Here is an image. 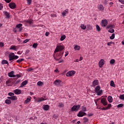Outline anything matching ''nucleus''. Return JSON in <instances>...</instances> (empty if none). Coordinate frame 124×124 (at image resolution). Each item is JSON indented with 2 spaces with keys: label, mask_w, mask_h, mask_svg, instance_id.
<instances>
[{
  "label": "nucleus",
  "mask_w": 124,
  "mask_h": 124,
  "mask_svg": "<svg viewBox=\"0 0 124 124\" xmlns=\"http://www.w3.org/2000/svg\"><path fill=\"white\" fill-rule=\"evenodd\" d=\"M120 2H121V3L124 4V0H119Z\"/></svg>",
  "instance_id": "0e129e2a"
},
{
  "label": "nucleus",
  "mask_w": 124,
  "mask_h": 124,
  "mask_svg": "<svg viewBox=\"0 0 124 124\" xmlns=\"http://www.w3.org/2000/svg\"><path fill=\"white\" fill-rule=\"evenodd\" d=\"M37 86H42V85H43V82H42V81H38L37 83Z\"/></svg>",
  "instance_id": "4c0bfd02"
},
{
  "label": "nucleus",
  "mask_w": 124,
  "mask_h": 124,
  "mask_svg": "<svg viewBox=\"0 0 124 124\" xmlns=\"http://www.w3.org/2000/svg\"><path fill=\"white\" fill-rule=\"evenodd\" d=\"M8 99H11V100H17L18 98L16 96H12L10 97H7Z\"/></svg>",
  "instance_id": "a211bd4d"
},
{
  "label": "nucleus",
  "mask_w": 124,
  "mask_h": 124,
  "mask_svg": "<svg viewBox=\"0 0 124 124\" xmlns=\"http://www.w3.org/2000/svg\"><path fill=\"white\" fill-rule=\"evenodd\" d=\"M65 38V35H63L61 36V37L60 38L61 41H63Z\"/></svg>",
  "instance_id": "c9c22d12"
},
{
  "label": "nucleus",
  "mask_w": 124,
  "mask_h": 124,
  "mask_svg": "<svg viewBox=\"0 0 124 124\" xmlns=\"http://www.w3.org/2000/svg\"><path fill=\"white\" fill-rule=\"evenodd\" d=\"M49 108H50V106H49V105H44L43 106V109H44L45 111H48V110H49Z\"/></svg>",
  "instance_id": "6ab92c4d"
},
{
  "label": "nucleus",
  "mask_w": 124,
  "mask_h": 124,
  "mask_svg": "<svg viewBox=\"0 0 124 124\" xmlns=\"http://www.w3.org/2000/svg\"><path fill=\"white\" fill-rule=\"evenodd\" d=\"M83 123L84 124H86V123H88V122H89V119H88L86 117H84L83 119Z\"/></svg>",
  "instance_id": "72a5a7b5"
},
{
  "label": "nucleus",
  "mask_w": 124,
  "mask_h": 124,
  "mask_svg": "<svg viewBox=\"0 0 124 124\" xmlns=\"http://www.w3.org/2000/svg\"><path fill=\"white\" fill-rule=\"evenodd\" d=\"M108 46H111V45H112V44H115L114 42H108L107 43Z\"/></svg>",
  "instance_id": "8fccbe9b"
},
{
  "label": "nucleus",
  "mask_w": 124,
  "mask_h": 124,
  "mask_svg": "<svg viewBox=\"0 0 124 124\" xmlns=\"http://www.w3.org/2000/svg\"><path fill=\"white\" fill-rule=\"evenodd\" d=\"M120 99H122V100H124V94L120 95L119 96Z\"/></svg>",
  "instance_id": "c03bdc74"
},
{
  "label": "nucleus",
  "mask_w": 124,
  "mask_h": 124,
  "mask_svg": "<svg viewBox=\"0 0 124 124\" xmlns=\"http://www.w3.org/2000/svg\"><path fill=\"white\" fill-rule=\"evenodd\" d=\"M110 39L113 40L115 38V33H112L111 36L109 37Z\"/></svg>",
  "instance_id": "37998d69"
},
{
  "label": "nucleus",
  "mask_w": 124,
  "mask_h": 124,
  "mask_svg": "<svg viewBox=\"0 0 124 124\" xmlns=\"http://www.w3.org/2000/svg\"><path fill=\"white\" fill-rule=\"evenodd\" d=\"M17 54H18V55H21L22 54V52H21V51H18V52H17Z\"/></svg>",
  "instance_id": "774afa93"
},
{
  "label": "nucleus",
  "mask_w": 124,
  "mask_h": 124,
  "mask_svg": "<svg viewBox=\"0 0 124 124\" xmlns=\"http://www.w3.org/2000/svg\"><path fill=\"white\" fill-rule=\"evenodd\" d=\"M68 13V9H66L64 11H63L62 13V17H64L66 14Z\"/></svg>",
  "instance_id": "412c9836"
},
{
  "label": "nucleus",
  "mask_w": 124,
  "mask_h": 124,
  "mask_svg": "<svg viewBox=\"0 0 124 124\" xmlns=\"http://www.w3.org/2000/svg\"><path fill=\"white\" fill-rule=\"evenodd\" d=\"M49 32H46V36H48V35H49Z\"/></svg>",
  "instance_id": "338daca9"
},
{
  "label": "nucleus",
  "mask_w": 124,
  "mask_h": 124,
  "mask_svg": "<svg viewBox=\"0 0 124 124\" xmlns=\"http://www.w3.org/2000/svg\"><path fill=\"white\" fill-rule=\"evenodd\" d=\"M105 63V61H104V60L101 59L98 62V66L100 68H101L103 67V65H104Z\"/></svg>",
  "instance_id": "9d476101"
},
{
  "label": "nucleus",
  "mask_w": 124,
  "mask_h": 124,
  "mask_svg": "<svg viewBox=\"0 0 124 124\" xmlns=\"http://www.w3.org/2000/svg\"><path fill=\"white\" fill-rule=\"evenodd\" d=\"M96 27V29L97 31H100V27H99V26H98V25H95Z\"/></svg>",
  "instance_id": "e433bc0d"
},
{
  "label": "nucleus",
  "mask_w": 124,
  "mask_h": 124,
  "mask_svg": "<svg viewBox=\"0 0 124 124\" xmlns=\"http://www.w3.org/2000/svg\"><path fill=\"white\" fill-rule=\"evenodd\" d=\"M115 62H116V61L115 60V59H111L110 61H109V63L110 64H114V63H115Z\"/></svg>",
  "instance_id": "f704fd0d"
},
{
  "label": "nucleus",
  "mask_w": 124,
  "mask_h": 124,
  "mask_svg": "<svg viewBox=\"0 0 124 124\" xmlns=\"http://www.w3.org/2000/svg\"><path fill=\"white\" fill-rule=\"evenodd\" d=\"M98 9L100 11H103L104 10V7L102 5H99L98 6Z\"/></svg>",
  "instance_id": "5701e85b"
},
{
  "label": "nucleus",
  "mask_w": 124,
  "mask_h": 124,
  "mask_svg": "<svg viewBox=\"0 0 124 124\" xmlns=\"http://www.w3.org/2000/svg\"><path fill=\"white\" fill-rule=\"evenodd\" d=\"M108 24V21L107 20H102L101 21V26L102 27H106Z\"/></svg>",
  "instance_id": "f8f14e48"
},
{
  "label": "nucleus",
  "mask_w": 124,
  "mask_h": 124,
  "mask_svg": "<svg viewBox=\"0 0 124 124\" xmlns=\"http://www.w3.org/2000/svg\"><path fill=\"white\" fill-rule=\"evenodd\" d=\"M12 0H5V1H6V2H7V3H9V2H10V1H11Z\"/></svg>",
  "instance_id": "e2e57ef3"
},
{
  "label": "nucleus",
  "mask_w": 124,
  "mask_h": 124,
  "mask_svg": "<svg viewBox=\"0 0 124 124\" xmlns=\"http://www.w3.org/2000/svg\"><path fill=\"white\" fill-rule=\"evenodd\" d=\"M29 41H30L29 39H26L23 41V43L25 44V43H27V42H29Z\"/></svg>",
  "instance_id": "5fc2aeb1"
},
{
  "label": "nucleus",
  "mask_w": 124,
  "mask_h": 124,
  "mask_svg": "<svg viewBox=\"0 0 124 124\" xmlns=\"http://www.w3.org/2000/svg\"><path fill=\"white\" fill-rule=\"evenodd\" d=\"M19 58V56L15 55V54L13 52H11L9 55V60L10 61H13V60H17Z\"/></svg>",
  "instance_id": "f03ea898"
},
{
  "label": "nucleus",
  "mask_w": 124,
  "mask_h": 124,
  "mask_svg": "<svg viewBox=\"0 0 124 124\" xmlns=\"http://www.w3.org/2000/svg\"><path fill=\"white\" fill-rule=\"evenodd\" d=\"M8 76L9 77H11V78H13L14 77H16V76L15 75H14V71H12L11 72H10L8 74Z\"/></svg>",
  "instance_id": "2eb2a0df"
},
{
  "label": "nucleus",
  "mask_w": 124,
  "mask_h": 124,
  "mask_svg": "<svg viewBox=\"0 0 124 124\" xmlns=\"http://www.w3.org/2000/svg\"><path fill=\"white\" fill-rule=\"evenodd\" d=\"M110 86L113 87V88H116V85L115 84V82H114V81L113 80L110 81Z\"/></svg>",
  "instance_id": "bb28decb"
},
{
  "label": "nucleus",
  "mask_w": 124,
  "mask_h": 124,
  "mask_svg": "<svg viewBox=\"0 0 124 124\" xmlns=\"http://www.w3.org/2000/svg\"><path fill=\"white\" fill-rule=\"evenodd\" d=\"M9 6L11 9H14V8H16V4L15 3H11L9 4Z\"/></svg>",
  "instance_id": "dca6fc26"
},
{
  "label": "nucleus",
  "mask_w": 124,
  "mask_h": 124,
  "mask_svg": "<svg viewBox=\"0 0 124 124\" xmlns=\"http://www.w3.org/2000/svg\"><path fill=\"white\" fill-rule=\"evenodd\" d=\"M81 111L84 112H87V108L84 106H82L81 107Z\"/></svg>",
  "instance_id": "7c9ffc66"
},
{
  "label": "nucleus",
  "mask_w": 124,
  "mask_h": 124,
  "mask_svg": "<svg viewBox=\"0 0 124 124\" xmlns=\"http://www.w3.org/2000/svg\"><path fill=\"white\" fill-rule=\"evenodd\" d=\"M8 95H9L10 96H14V94L13 93H9Z\"/></svg>",
  "instance_id": "603ef678"
},
{
  "label": "nucleus",
  "mask_w": 124,
  "mask_h": 124,
  "mask_svg": "<svg viewBox=\"0 0 124 124\" xmlns=\"http://www.w3.org/2000/svg\"><path fill=\"white\" fill-rule=\"evenodd\" d=\"M123 106H124V104H120L117 105V108H122V107H123Z\"/></svg>",
  "instance_id": "09e8293b"
},
{
  "label": "nucleus",
  "mask_w": 124,
  "mask_h": 124,
  "mask_svg": "<svg viewBox=\"0 0 124 124\" xmlns=\"http://www.w3.org/2000/svg\"><path fill=\"white\" fill-rule=\"evenodd\" d=\"M31 97L30 96H28L27 97V99L25 101L24 103H25L26 104L29 103V102L31 101Z\"/></svg>",
  "instance_id": "aec40b11"
},
{
  "label": "nucleus",
  "mask_w": 124,
  "mask_h": 124,
  "mask_svg": "<svg viewBox=\"0 0 124 124\" xmlns=\"http://www.w3.org/2000/svg\"><path fill=\"white\" fill-rule=\"evenodd\" d=\"M23 23H27L28 24H30L31 25V24H32V21H31V19H29L27 20H24Z\"/></svg>",
  "instance_id": "c85d7f7f"
},
{
  "label": "nucleus",
  "mask_w": 124,
  "mask_h": 124,
  "mask_svg": "<svg viewBox=\"0 0 124 124\" xmlns=\"http://www.w3.org/2000/svg\"><path fill=\"white\" fill-rule=\"evenodd\" d=\"M37 43H34L33 45H32V47L33 48H37Z\"/></svg>",
  "instance_id": "de8ad7c7"
},
{
  "label": "nucleus",
  "mask_w": 124,
  "mask_h": 124,
  "mask_svg": "<svg viewBox=\"0 0 124 124\" xmlns=\"http://www.w3.org/2000/svg\"><path fill=\"white\" fill-rule=\"evenodd\" d=\"M27 84H28V81L25 80L24 81L22 82L21 87H24V86H26Z\"/></svg>",
  "instance_id": "c756f323"
},
{
  "label": "nucleus",
  "mask_w": 124,
  "mask_h": 124,
  "mask_svg": "<svg viewBox=\"0 0 124 124\" xmlns=\"http://www.w3.org/2000/svg\"><path fill=\"white\" fill-rule=\"evenodd\" d=\"M75 73H76V72L74 70L69 71L66 74V76H67V77H72V76L75 75Z\"/></svg>",
  "instance_id": "39448f33"
},
{
  "label": "nucleus",
  "mask_w": 124,
  "mask_h": 124,
  "mask_svg": "<svg viewBox=\"0 0 124 124\" xmlns=\"http://www.w3.org/2000/svg\"><path fill=\"white\" fill-rule=\"evenodd\" d=\"M10 83V80H8L6 82V85L7 86H9V85H8V84Z\"/></svg>",
  "instance_id": "4d7b16f0"
},
{
  "label": "nucleus",
  "mask_w": 124,
  "mask_h": 124,
  "mask_svg": "<svg viewBox=\"0 0 124 124\" xmlns=\"http://www.w3.org/2000/svg\"><path fill=\"white\" fill-rule=\"evenodd\" d=\"M29 53H30V50L29 49L26 50L25 52V54L27 55V54H29Z\"/></svg>",
  "instance_id": "680f3d73"
},
{
  "label": "nucleus",
  "mask_w": 124,
  "mask_h": 124,
  "mask_svg": "<svg viewBox=\"0 0 124 124\" xmlns=\"http://www.w3.org/2000/svg\"><path fill=\"white\" fill-rule=\"evenodd\" d=\"M80 107H81V106L80 105H78L77 106H74L71 109V111L72 112H74V111H77L79 109H80Z\"/></svg>",
  "instance_id": "423d86ee"
},
{
  "label": "nucleus",
  "mask_w": 124,
  "mask_h": 124,
  "mask_svg": "<svg viewBox=\"0 0 124 124\" xmlns=\"http://www.w3.org/2000/svg\"><path fill=\"white\" fill-rule=\"evenodd\" d=\"M95 93H97V95H100L102 93V90H100V86H97L95 87Z\"/></svg>",
  "instance_id": "20e7f679"
},
{
  "label": "nucleus",
  "mask_w": 124,
  "mask_h": 124,
  "mask_svg": "<svg viewBox=\"0 0 124 124\" xmlns=\"http://www.w3.org/2000/svg\"><path fill=\"white\" fill-rule=\"evenodd\" d=\"M18 46L15 45H12L10 46L9 50H14V51H17L18 50Z\"/></svg>",
  "instance_id": "ddd939ff"
},
{
  "label": "nucleus",
  "mask_w": 124,
  "mask_h": 124,
  "mask_svg": "<svg viewBox=\"0 0 124 124\" xmlns=\"http://www.w3.org/2000/svg\"><path fill=\"white\" fill-rule=\"evenodd\" d=\"M31 0H27V3L28 5H31Z\"/></svg>",
  "instance_id": "79ce46f5"
},
{
  "label": "nucleus",
  "mask_w": 124,
  "mask_h": 124,
  "mask_svg": "<svg viewBox=\"0 0 124 124\" xmlns=\"http://www.w3.org/2000/svg\"><path fill=\"white\" fill-rule=\"evenodd\" d=\"M5 103H6V104H8V105L11 104V100L9 99H6L5 101Z\"/></svg>",
  "instance_id": "2f4dec72"
},
{
  "label": "nucleus",
  "mask_w": 124,
  "mask_h": 124,
  "mask_svg": "<svg viewBox=\"0 0 124 124\" xmlns=\"http://www.w3.org/2000/svg\"><path fill=\"white\" fill-rule=\"evenodd\" d=\"M55 54L56 55V57L54 56V58L56 61H60V60L62 59V55H63V52H61L59 53H56Z\"/></svg>",
  "instance_id": "7ed1b4c3"
},
{
  "label": "nucleus",
  "mask_w": 124,
  "mask_h": 124,
  "mask_svg": "<svg viewBox=\"0 0 124 124\" xmlns=\"http://www.w3.org/2000/svg\"><path fill=\"white\" fill-rule=\"evenodd\" d=\"M22 26H23V24H18L16 25V29H19L18 31H19V32H21V31H23V27H22Z\"/></svg>",
  "instance_id": "4468645a"
},
{
  "label": "nucleus",
  "mask_w": 124,
  "mask_h": 124,
  "mask_svg": "<svg viewBox=\"0 0 124 124\" xmlns=\"http://www.w3.org/2000/svg\"><path fill=\"white\" fill-rule=\"evenodd\" d=\"M108 100L109 103H112L113 102V98L111 96H108Z\"/></svg>",
  "instance_id": "393cba45"
},
{
  "label": "nucleus",
  "mask_w": 124,
  "mask_h": 124,
  "mask_svg": "<svg viewBox=\"0 0 124 124\" xmlns=\"http://www.w3.org/2000/svg\"><path fill=\"white\" fill-rule=\"evenodd\" d=\"M61 62H63V60H60V61L58 62V63H61Z\"/></svg>",
  "instance_id": "69168bd1"
},
{
  "label": "nucleus",
  "mask_w": 124,
  "mask_h": 124,
  "mask_svg": "<svg viewBox=\"0 0 124 124\" xmlns=\"http://www.w3.org/2000/svg\"><path fill=\"white\" fill-rule=\"evenodd\" d=\"M14 93H15V94H21L22 91L20 89H16L14 90Z\"/></svg>",
  "instance_id": "f3484780"
},
{
  "label": "nucleus",
  "mask_w": 124,
  "mask_h": 124,
  "mask_svg": "<svg viewBox=\"0 0 124 124\" xmlns=\"http://www.w3.org/2000/svg\"><path fill=\"white\" fill-rule=\"evenodd\" d=\"M64 49V46L61 45H57L54 50V54L58 53V52H61V51H62Z\"/></svg>",
  "instance_id": "f257e3e1"
},
{
  "label": "nucleus",
  "mask_w": 124,
  "mask_h": 124,
  "mask_svg": "<svg viewBox=\"0 0 124 124\" xmlns=\"http://www.w3.org/2000/svg\"><path fill=\"white\" fill-rule=\"evenodd\" d=\"M17 40L18 41V42H19V43H22V40H21L20 38H17Z\"/></svg>",
  "instance_id": "13d9d810"
},
{
  "label": "nucleus",
  "mask_w": 124,
  "mask_h": 124,
  "mask_svg": "<svg viewBox=\"0 0 124 124\" xmlns=\"http://www.w3.org/2000/svg\"><path fill=\"white\" fill-rule=\"evenodd\" d=\"M110 28H111V29H113V28H114V26H113V25H111V24L108 26L107 27L108 29H110Z\"/></svg>",
  "instance_id": "3c124183"
},
{
  "label": "nucleus",
  "mask_w": 124,
  "mask_h": 124,
  "mask_svg": "<svg viewBox=\"0 0 124 124\" xmlns=\"http://www.w3.org/2000/svg\"><path fill=\"white\" fill-rule=\"evenodd\" d=\"M47 99L46 98H37L36 99H35V102H42V101H44Z\"/></svg>",
  "instance_id": "9b49d317"
},
{
  "label": "nucleus",
  "mask_w": 124,
  "mask_h": 124,
  "mask_svg": "<svg viewBox=\"0 0 124 124\" xmlns=\"http://www.w3.org/2000/svg\"><path fill=\"white\" fill-rule=\"evenodd\" d=\"M4 44L1 42H0V47H3Z\"/></svg>",
  "instance_id": "864d4df0"
},
{
  "label": "nucleus",
  "mask_w": 124,
  "mask_h": 124,
  "mask_svg": "<svg viewBox=\"0 0 124 124\" xmlns=\"http://www.w3.org/2000/svg\"><path fill=\"white\" fill-rule=\"evenodd\" d=\"M1 64H7V65H9V63H8V62L4 60L2 61Z\"/></svg>",
  "instance_id": "cd10ccee"
},
{
  "label": "nucleus",
  "mask_w": 124,
  "mask_h": 124,
  "mask_svg": "<svg viewBox=\"0 0 124 124\" xmlns=\"http://www.w3.org/2000/svg\"><path fill=\"white\" fill-rule=\"evenodd\" d=\"M84 116H87V113L86 112H84V111L82 110H80L77 115V116L79 118L84 117Z\"/></svg>",
  "instance_id": "1a4fd4ad"
},
{
  "label": "nucleus",
  "mask_w": 124,
  "mask_h": 124,
  "mask_svg": "<svg viewBox=\"0 0 124 124\" xmlns=\"http://www.w3.org/2000/svg\"><path fill=\"white\" fill-rule=\"evenodd\" d=\"M4 14H5L6 16V18H10V15L9 14V13L4 11L3 12Z\"/></svg>",
  "instance_id": "a878e982"
},
{
  "label": "nucleus",
  "mask_w": 124,
  "mask_h": 124,
  "mask_svg": "<svg viewBox=\"0 0 124 124\" xmlns=\"http://www.w3.org/2000/svg\"><path fill=\"white\" fill-rule=\"evenodd\" d=\"M23 61H24V59H20L16 61V62L20 63V62H23Z\"/></svg>",
  "instance_id": "a18cd8bd"
},
{
  "label": "nucleus",
  "mask_w": 124,
  "mask_h": 124,
  "mask_svg": "<svg viewBox=\"0 0 124 124\" xmlns=\"http://www.w3.org/2000/svg\"><path fill=\"white\" fill-rule=\"evenodd\" d=\"M101 103L102 104L103 106H107V105H108V102H107L106 98H102L101 99Z\"/></svg>",
  "instance_id": "6e6552de"
},
{
  "label": "nucleus",
  "mask_w": 124,
  "mask_h": 124,
  "mask_svg": "<svg viewBox=\"0 0 124 124\" xmlns=\"http://www.w3.org/2000/svg\"><path fill=\"white\" fill-rule=\"evenodd\" d=\"M80 28L82 30H86V28H87V27L84 25V24H81L80 25Z\"/></svg>",
  "instance_id": "473e14b6"
},
{
  "label": "nucleus",
  "mask_w": 124,
  "mask_h": 124,
  "mask_svg": "<svg viewBox=\"0 0 124 124\" xmlns=\"http://www.w3.org/2000/svg\"><path fill=\"white\" fill-rule=\"evenodd\" d=\"M87 29L88 30H90V31H92V30H93V27L90 25H87Z\"/></svg>",
  "instance_id": "ea45409f"
},
{
  "label": "nucleus",
  "mask_w": 124,
  "mask_h": 124,
  "mask_svg": "<svg viewBox=\"0 0 124 124\" xmlns=\"http://www.w3.org/2000/svg\"><path fill=\"white\" fill-rule=\"evenodd\" d=\"M111 106H112V105H111V104H108V106L106 107L107 110H108V109H110Z\"/></svg>",
  "instance_id": "49530a36"
},
{
  "label": "nucleus",
  "mask_w": 124,
  "mask_h": 124,
  "mask_svg": "<svg viewBox=\"0 0 124 124\" xmlns=\"http://www.w3.org/2000/svg\"><path fill=\"white\" fill-rule=\"evenodd\" d=\"M56 87H62V81L60 79H56L53 83Z\"/></svg>",
  "instance_id": "0eeeda50"
},
{
  "label": "nucleus",
  "mask_w": 124,
  "mask_h": 124,
  "mask_svg": "<svg viewBox=\"0 0 124 124\" xmlns=\"http://www.w3.org/2000/svg\"><path fill=\"white\" fill-rule=\"evenodd\" d=\"M98 80H95L93 81V87H95V86H97L98 85Z\"/></svg>",
  "instance_id": "b1692460"
},
{
  "label": "nucleus",
  "mask_w": 124,
  "mask_h": 124,
  "mask_svg": "<svg viewBox=\"0 0 124 124\" xmlns=\"http://www.w3.org/2000/svg\"><path fill=\"white\" fill-rule=\"evenodd\" d=\"M81 49V46L78 45H74V49L75 51H79Z\"/></svg>",
  "instance_id": "4be33fe9"
},
{
  "label": "nucleus",
  "mask_w": 124,
  "mask_h": 124,
  "mask_svg": "<svg viewBox=\"0 0 124 124\" xmlns=\"http://www.w3.org/2000/svg\"><path fill=\"white\" fill-rule=\"evenodd\" d=\"M88 117H92V116H93V113H89L87 115Z\"/></svg>",
  "instance_id": "bf43d9fd"
},
{
  "label": "nucleus",
  "mask_w": 124,
  "mask_h": 124,
  "mask_svg": "<svg viewBox=\"0 0 124 124\" xmlns=\"http://www.w3.org/2000/svg\"><path fill=\"white\" fill-rule=\"evenodd\" d=\"M115 31V30L114 29L110 28L108 30V32H110V33H113Z\"/></svg>",
  "instance_id": "58836bf2"
},
{
  "label": "nucleus",
  "mask_w": 124,
  "mask_h": 124,
  "mask_svg": "<svg viewBox=\"0 0 124 124\" xmlns=\"http://www.w3.org/2000/svg\"><path fill=\"white\" fill-rule=\"evenodd\" d=\"M51 16L52 17H57V15L54 14H51Z\"/></svg>",
  "instance_id": "052dcab7"
},
{
  "label": "nucleus",
  "mask_w": 124,
  "mask_h": 124,
  "mask_svg": "<svg viewBox=\"0 0 124 124\" xmlns=\"http://www.w3.org/2000/svg\"><path fill=\"white\" fill-rule=\"evenodd\" d=\"M58 106H59V107L62 108L64 106V105L62 103H59Z\"/></svg>",
  "instance_id": "a19ab883"
},
{
  "label": "nucleus",
  "mask_w": 124,
  "mask_h": 124,
  "mask_svg": "<svg viewBox=\"0 0 124 124\" xmlns=\"http://www.w3.org/2000/svg\"><path fill=\"white\" fill-rule=\"evenodd\" d=\"M3 8V5L2 4L0 3V10H1Z\"/></svg>",
  "instance_id": "6e6d98bb"
}]
</instances>
